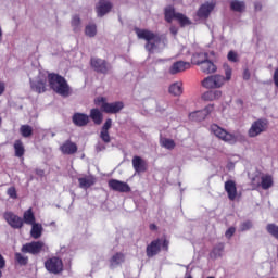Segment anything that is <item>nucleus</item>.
<instances>
[{"mask_svg":"<svg viewBox=\"0 0 278 278\" xmlns=\"http://www.w3.org/2000/svg\"><path fill=\"white\" fill-rule=\"evenodd\" d=\"M203 88L207 90H216L217 88H223L225 86V76L223 75H211L202 80Z\"/></svg>","mask_w":278,"mask_h":278,"instance_id":"0eeeda50","label":"nucleus"},{"mask_svg":"<svg viewBox=\"0 0 278 278\" xmlns=\"http://www.w3.org/2000/svg\"><path fill=\"white\" fill-rule=\"evenodd\" d=\"M71 27L74 31V34H79L81 31V17L79 15H73L71 20Z\"/></svg>","mask_w":278,"mask_h":278,"instance_id":"cd10ccee","label":"nucleus"},{"mask_svg":"<svg viewBox=\"0 0 278 278\" xmlns=\"http://www.w3.org/2000/svg\"><path fill=\"white\" fill-rule=\"evenodd\" d=\"M185 278H192V276L190 274H186Z\"/></svg>","mask_w":278,"mask_h":278,"instance_id":"13d9d810","label":"nucleus"},{"mask_svg":"<svg viewBox=\"0 0 278 278\" xmlns=\"http://www.w3.org/2000/svg\"><path fill=\"white\" fill-rule=\"evenodd\" d=\"M224 71H225V81H230L231 80V75H232V70L229 65L224 64Z\"/></svg>","mask_w":278,"mask_h":278,"instance_id":"a19ab883","label":"nucleus"},{"mask_svg":"<svg viewBox=\"0 0 278 278\" xmlns=\"http://www.w3.org/2000/svg\"><path fill=\"white\" fill-rule=\"evenodd\" d=\"M211 134H214L216 138L227 142L228 144H236L238 142V136L225 130V128L218 126L217 124H212L210 126Z\"/></svg>","mask_w":278,"mask_h":278,"instance_id":"7ed1b4c3","label":"nucleus"},{"mask_svg":"<svg viewBox=\"0 0 278 278\" xmlns=\"http://www.w3.org/2000/svg\"><path fill=\"white\" fill-rule=\"evenodd\" d=\"M96 182L97 178H94V176H85L78 178L79 188H83V190H88V188L94 186Z\"/></svg>","mask_w":278,"mask_h":278,"instance_id":"4be33fe9","label":"nucleus"},{"mask_svg":"<svg viewBox=\"0 0 278 278\" xmlns=\"http://www.w3.org/2000/svg\"><path fill=\"white\" fill-rule=\"evenodd\" d=\"M7 194L10 197V199H17L18 198V195L16 193V188H14V187H10L7 190Z\"/></svg>","mask_w":278,"mask_h":278,"instance_id":"c03bdc74","label":"nucleus"},{"mask_svg":"<svg viewBox=\"0 0 278 278\" xmlns=\"http://www.w3.org/2000/svg\"><path fill=\"white\" fill-rule=\"evenodd\" d=\"M109 187L111 190H114L115 192H130L131 188L127 182H123L121 180L111 179L109 180Z\"/></svg>","mask_w":278,"mask_h":278,"instance_id":"4468645a","label":"nucleus"},{"mask_svg":"<svg viewBox=\"0 0 278 278\" xmlns=\"http://www.w3.org/2000/svg\"><path fill=\"white\" fill-rule=\"evenodd\" d=\"M14 151L15 157H23V155H25V146H23V141L16 140L14 142Z\"/></svg>","mask_w":278,"mask_h":278,"instance_id":"72a5a7b5","label":"nucleus"},{"mask_svg":"<svg viewBox=\"0 0 278 278\" xmlns=\"http://www.w3.org/2000/svg\"><path fill=\"white\" fill-rule=\"evenodd\" d=\"M161 146L172 151V149H175V141L173 139L163 138L161 139Z\"/></svg>","mask_w":278,"mask_h":278,"instance_id":"e433bc0d","label":"nucleus"},{"mask_svg":"<svg viewBox=\"0 0 278 278\" xmlns=\"http://www.w3.org/2000/svg\"><path fill=\"white\" fill-rule=\"evenodd\" d=\"M225 191L227 192L228 199L230 201H236V198L238 197V189L236 187V181L227 180L225 182Z\"/></svg>","mask_w":278,"mask_h":278,"instance_id":"f3484780","label":"nucleus"},{"mask_svg":"<svg viewBox=\"0 0 278 278\" xmlns=\"http://www.w3.org/2000/svg\"><path fill=\"white\" fill-rule=\"evenodd\" d=\"M256 179L257 178H254L252 180V184L254 186H261L263 188V190H268V188H273V176H270V175H263L261 177V182L260 181L255 182Z\"/></svg>","mask_w":278,"mask_h":278,"instance_id":"6ab92c4d","label":"nucleus"},{"mask_svg":"<svg viewBox=\"0 0 278 278\" xmlns=\"http://www.w3.org/2000/svg\"><path fill=\"white\" fill-rule=\"evenodd\" d=\"M5 92V85L3 83H0V97Z\"/></svg>","mask_w":278,"mask_h":278,"instance_id":"864d4df0","label":"nucleus"},{"mask_svg":"<svg viewBox=\"0 0 278 278\" xmlns=\"http://www.w3.org/2000/svg\"><path fill=\"white\" fill-rule=\"evenodd\" d=\"M173 18H176V21L180 23L181 27L190 25V20L186 15L175 12V8L173 7H167L165 9V20L167 23H170Z\"/></svg>","mask_w":278,"mask_h":278,"instance_id":"6e6552de","label":"nucleus"},{"mask_svg":"<svg viewBox=\"0 0 278 278\" xmlns=\"http://www.w3.org/2000/svg\"><path fill=\"white\" fill-rule=\"evenodd\" d=\"M3 268H5V258L0 254V278L3 277V271H1Z\"/></svg>","mask_w":278,"mask_h":278,"instance_id":"8fccbe9b","label":"nucleus"},{"mask_svg":"<svg viewBox=\"0 0 278 278\" xmlns=\"http://www.w3.org/2000/svg\"><path fill=\"white\" fill-rule=\"evenodd\" d=\"M132 168L137 173H144L147 170V162L140 156H134L132 159Z\"/></svg>","mask_w":278,"mask_h":278,"instance_id":"b1692460","label":"nucleus"},{"mask_svg":"<svg viewBox=\"0 0 278 278\" xmlns=\"http://www.w3.org/2000/svg\"><path fill=\"white\" fill-rule=\"evenodd\" d=\"M47 80H49L50 88L61 97H68L71 94V87L66 79L58 74H49L38 72L36 79L30 78V88L34 92H45L47 90Z\"/></svg>","mask_w":278,"mask_h":278,"instance_id":"f257e3e1","label":"nucleus"},{"mask_svg":"<svg viewBox=\"0 0 278 278\" xmlns=\"http://www.w3.org/2000/svg\"><path fill=\"white\" fill-rule=\"evenodd\" d=\"M207 61V53H195L192 56V62L199 66V62H206Z\"/></svg>","mask_w":278,"mask_h":278,"instance_id":"c9c22d12","label":"nucleus"},{"mask_svg":"<svg viewBox=\"0 0 278 278\" xmlns=\"http://www.w3.org/2000/svg\"><path fill=\"white\" fill-rule=\"evenodd\" d=\"M252 227L253 223H251V220L243 222L240 225V231H249V229H251Z\"/></svg>","mask_w":278,"mask_h":278,"instance_id":"79ce46f5","label":"nucleus"},{"mask_svg":"<svg viewBox=\"0 0 278 278\" xmlns=\"http://www.w3.org/2000/svg\"><path fill=\"white\" fill-rule=\"evenodd\" d=\"M198 64L202 73H205L206 75L216 73V65L208 59H206V61H198Z\"/></svg>","mask_w":278,"mask_h":278,"instance_id":"a211bd4d","label":"nucleus"},{"mask_svg":"<svg viewBox=\"0 0 278 278\" xmlns=\"http://www.w3.org/2000/svg\"><path fill=\"white\" fill-rule=\"evenodd\" d=\"M37 175H39L40 177H42L45 175V172L42 170H37Z\"/></svg>","mask_w":278,"mask_h":278,"instance_id":"4d7b16f0","label":"nucleus"},{"mask_svg":"<svg viewBox=\"0 0 278 278\" xmlns=\"http://www.w3.org/2000/svg\"><path fill=\"white\" fill-rule=\"evenodd\" d=\"M96 103L97 105H101L102 112H105L106 114H118V112L125 108V104L122 101L108 103L105 102V98H97Z\"/></svg>","mask_w":278,"mask_h":278,"instance_id":"39448f33","label":"nucleus"},{"mask_svg":"<svg viewBox=\"0 0 278 278\" xmlns=\"http://www.w3.org/2000/svg\"><path fill=\"white\" fill-rule=\"evenodd\" d=\"M168 240L166 239H155L150 244L147 245L146 253L147 257H155L162 249L168 251Z\"/></svg>","mask_w":278,"mask_h":278,"instance_id":"20e7f679","label":"nucleus"},{"mask_svg":"<svg viewBox=\"0 0 278 278\" xmlns=\"http://www.w3.org/2000/svg\"><path fill=\"white\" fill-rule=\"evenodd\" d=\"M150 229H155V225H151V226H150Z\"/></svg>","mask_w":278,"mask_h":278,"instance_id":"bf43d9fd","label":"nucleus"},{"mask_svg":"<svg viewBox=\"0 0 278 278\" xmlns=\"http://www.w3.org/2000/svg\"><path fill=\"white\" fill-rule=\"evenodd\" d=\"M20 134L23 138H31L34 135V127L25 124L20 127Z\"/></svg>","mask_w":278,"mask_h":278,"instance_id":"2f4dec72","label":"nucleus"},{"mask_svg":"<svg viewBox=\"0 0 278 278\" xmlns=\"http://www.w3.org/2000/svg\"><path fill=\"white\" fill-rule=\"evenodd\" d=\"M230 8L233 10V12H244L247 5L244 4V1L232 0L230 2Z\"/></svg>","mask_w":278,"mask_h":278,"instance_id":"473e14b6","label":"nucleus"},{"mask_svg":"<svg viewBox=\"0 0 278 278\" xmlns=\"http://www.w3.org/2000/svg\"><path fill=\"white\" fill-rule=\"evenodd\" d=\"M125 262V254L117 252L110 260V268H117Z\"/></svg>","mask_w":278,"mask_h":278,"instance_id":"393cba45","label":"nucleus"},{"mask_svg":"<svg viewBox=\"0 0 278 278\" xmlns=\"http://www.w3.org/2000/svg\"><path fill=\"white\" fill-rule=\"evenodd\" d=\"M274 83H275V86L278 87V68L275 70L274 72Z\"/></svg>","mask_w":278,"mask_h":278,"instance_id":"603ef678","label":"nucleus"},{"mask_svg":"<svg viewBox=\"0 0 278 278\" xmlns=\"http://www.w3.org/2000/svg\"><path fill=\"white\" fill-rule=\"evenodd\" d=\"M214 10V3L206 2L202 4L198 11L199 18H207L210 14H212V11Z\"/></svg>","mask_w":278,"mask_h":278,"instance_id":"aec40b11","label":"nucleus"},{"mask_svg":"<svg viewBox=\"0 0 278 278\" xmlns=\"http://www.w3.org/2000/svg\"><path fill=\"white\" fill-rule=\"evenodd\" d=\"M23 220L26 225L36 224V216L34 215V211H31V208L24 212Z\"/></svg>","mask_w":278,"mask_h":278,"instance_id":"7c9ffc66","label":"nucleus"},{"mask_svg":"<svg viewBox=\"0 0 278 278\" xmlns=\"http://www.w3.org/2000/svg\"><path fill=\"white\" fill-rule=\"evenodd\" d=\"M233 233H236V228L235 227H230L226 230L225 236L226 238L231 239L233 237Z\"/></svg>","mask_w":278,"mask_h":278,"instance_id":"de8ad7c7","label":"nucleus"},{"mask_svg":"<svg viewBox=\"0 0 278 278\" xmlns=\"http://www.w3.org/2000/svg\"><path fill=\"white\" fill-rule=\"evenodd\" d=\"M15 260L17 263L21 264V266H25L27 262H29V258L18 252L15 253Z\"/></svg>","mask_w":278,"mask_h":278,"instance_id":"58836bf2","label":"nucleus"},{"mask_svg":"<svg viewBox=\"0 0 278 278\" xmlns=\"http://www.w3.org/2000/svg\"><path fill=\"white\" fill-rule=\"evenodd\" d=\"M188 68H190V64L188 62L178 61L173 63L168 72L169 75H177L178 73H184V71H188Z\"/></svg>","mask_w":278,"mask_h":278,"instance_id":"dca6fc26","label":"nucleus"},{"mask_svg":"<svg viewBox=\"0 0 278 278\" xmlns=\"http://www.w3.org/2000/svg\"><path fill=\"white\" fill-rule=\"evenodd\" d=\"M90 118L96 125H101V123H103V113H101L99 109H92L90 111Z\"/></svg>","mask_w":278,"mask_h":278,"instance_id":"c85d7f7f","label":"nucleus"},{"mask_svg":"<svg viewBox=\"0 0 278 278\" xmlns=\"http://www.w3.org/2000/svg\"><path fill=\"white\" fill-rule=\"evenodd\" d=\"M243 79H245L248 81V79H251V73L249 72V70H245L243 73Z\"/></svg>","mask_w":278,"mask_h":278,"instance_id":"3c124183","label":"nucleus"},{"mask_svg":"<svg viewBox=\"0 0 278 278\" xmlns=\"http://www.w3.org/2000/svg\"><path fill=\"white\" fill-rule=\"evenodd\" d=\"M85 35H87L88 38H94V36H97V25L96 24H88L85 27Z\"/></svg>","mask_w":278,"mask_h":278,"instance_id":"f704fd0d","label":"nucleus"},{"mask_svg":"<svg viewBox=\"0 0 278 278\" xmlns=\"http://www.w3.org/2000/svg\"><path fill=\"white\" fill-rule=\"evenodd\" d=\"M137 37L140 40H146V49L149 53H155L160 51V49L164 48V41H162V37L160 35H155L154 33L148 29H136Z\"/></svg>","mask_w":278,"mask_h":278,"instance_id":"f03ea898","label":"nucleus"},{"mask_svg":"<svg viewBox=\"0 0 278 278\" xmlns=\"http://www.w3.org/2000/svg\"><path fill=\"white\" fill-rule=\"evenodd\" d=\"M100 138L105 144H109L111 142L112 137H110V132L108 130H101Z\"/></svg>","mask_w":278,"mask_h":278,"instance_id":"ea45409f","label":"nucleus"},{"mask_svg":"<svg viewBox=\"0 0 278 278\" xmlns=\"http://www.w3.org/2000/svg\"><path fill=\"white\" fill-rule=\"evenodd\" d=\"M223 251H225V243H218L213 248L210 255L213 260H218V257H223Z\"/></svg>","mask_w":278,"mask_h":278,"instance_id":"c756f323","label":"nucleus"},{"mask_svg":"<svg viewBox=\"0 0 278 278\" xmlns=\"http://www.w3.org/2000/svg\"><path fill=\"white\" fill-rule=\"evenodd\" d=\"M111 128H112V119L109 118L102 126L101 131H110Z\"/></svg>","mask_w":278,"mask_h":278,"instance_id":"49530a36","label":"nucleus"},{"mask_svg":"<svg viewBox=\"0 0 278 278\" xmlns=\"http://www.w3.org/2000/svg\"><path fill=\"white\" fill-rule=\"evenodd\" d=\"M105 149V147H101V146H97V151H103Z\"/></svg>","mask_w":278,"mask_h":278,"instance_id":"6e6d98bb","label":"nucleus"},{"mask_svg":"<svg viewBox=\"0 0 278 278\" xmlns=\"http://www.w3.org/2000/svg\"><path fill=\"white\" fill-rule=\"evenodd\" d=\"M213 92V101H218L223 97V91L220 90H212Z\"/></svg>","mask_w":278,"mask_h":278,"instance_id":"09e8293b","label":"nucleus"},{"mask_svg":"<svg viewBox=\"0 0 278 278\" xmlns=\"http://www.w3.org/2000/svg\"><path fill=\"white\" fill-rule=\"evenodd\" d=\"M170 31H172V34H173L174 36L177 35V27L172 26V27H170Z\"/></svg>","mask_w":278,"mask_h":278,"instance_id":"5fc2aeb1","label":"nucleus"},{"mask_svg":"<svg viewBox=\"0 0 278 278\" xmlns=\"http://www.w3.org/2000/svg\"><path fill=\"white\" fill-rule=\"evenodd\" d=\"M203 101H214V93L212 90L206 91L202 94Z\"/></svg>","mask_w":278,"mask_h":278,"instance_id":"37998d69","label":"nucleus"},{"mask_svg":"<svg viewBox=\"0 0 278 278\" xmlns=\"http://www.w3.org/2000/svg\"><path fill=\"white\" fill-rule=\"evenodd\" d=\"M90 122V117L84 113H75L73 115V123L77 127H86V124Z\"/></svg>","mask_w":278,"mask_h":278,"instance_id":"412c9836","label":"nucleus"},{"mask_svg":"<svg viewBox=\"0 0 278 278\" xmlns=\"http://www.w3.org/2000/svg\"><path fill=\"white\" fill-rule=\"evenodd\" d=\"M268 128V121L266 119H257L252 123L248 134L250 138H257L260 134H264V131Z\"/></svg>","mask_w":278,"mask_h":278,"instance_id":"9d476101","label":"nucleus"},{"mask_svg":"<svg viewBox=\"0 0 278 278\" xmlns=\"http://www.w3.org/2000/svg\"><path fill=\"white\" fill-rule=\"evenodd\" d=\"M212 112H214V105L210 104L202 111H194L190 113L189 118L195 123H201V121H205V118H207Z\"/></svg>","mask_w":278,"mask_h":278,"instance_id":"f8f14e48","label":"nucleus"},{"mask_svg":"<svg viewBox=\"0 0 278 278\" xmlns=\"http://www.w3.org/2000/svg\"><path fill=\"white\" fill-rule=\"evenodd\" d=\"M184 93V84L181 81L174 83L169 86V94L181 97Z\"/></svg>","mask_w":278,"mask_h":278,"instance_id":"a878e982","label":"nucleus"},{"mask_svg":"<svg viewBox=\"0 0 278 278\" xmlns=\"http://www.w3.org/2000/svg\"><path fill=\"white\" fill-rule=\"evenodd\" d=\"M42 224L35 223L31 224V230H30V236L34 238V240H38L39 238H42Z\"/></svg>","mask_w":278,"mask_h":278,"instance_id":"bb28decb","label":"nucleus"},{"mask_svg":"<svg viewBox=\"0 0 278 278\" xmlns=\"http://www.w3.org/2000/svg\"><path fill=\"white\" fill-rule=\"evenodd\" d=\"M4 220L12 227V229H21L24 223L23 218L12 212L4 213Z\"/></svg>","mask_w":278,"mask_h":278,"instance_id":"ddd939ff","label":"nucleus"},{"mask_svg":"<svg viewBox=\"0 0 278 278\" xmlns=\"http://www.w3.org/2000/svg\"><path fill=\"white\" fill-rule=\"evenodd\" d=\"M60 150L64 155H73V153H77V144L73 141H65L61 147Z\"/></svg>","mask_w":278,"mask_h":278,"instance_id":"5701e85b","label":"nucleus"},{"mask_svg":"<svg viewBox=\"0 0 278 278\" xmlns=\"http://www.w3.org/2000/svg\"><path fill=\"white\" fill-rule=\"evenodd\" d=\"M227 58L229 62H238V53L236 51H229Z\"/></svg>","mask_w":278,"mask_h":278,"instance_id":"a18cd8bd","label":"nucleus"},{"mask_svg":"<svg viewBox=\"0 0 278 278\" xmlns=\"http://www.w3.org/2000/svg\"><path fill=\"white\" fill-rule=\"evenodd\" d=\"M45 268L52 275H60V273L64 270V263L62 262V258L53 256L45 262Z\"/></svg>","mask_w":278,"mask_h":278,"instance_id":"1a4fd4ad","label":"nucleus"},{"mask_svg":"<svg viewBox=\"0 0 278 278\" xmlns=\"http://www.w3.org/2000/svg\"><path fill=\"white\" fill-rule=\"evenodd\" d=\"M112 10V2L110 0H100L96 5L98 16H105Z\"/></svg>","mask_w":278,"mask_h":278,"instance_id":"2eb2a0df","label":"nucleus"},{"mask_svg":"<svg viewBox=\"0 0 278 278\" xmlns=\"http://www.w3.org/2000/svg\"><path fill=\"white\" fill-rule=\"evenodd\" d=\"M21 251L22 253H29L30 255H39V253L49 251V245L43 241H33L24 244Z\"/></svg>","mask_w":278,"mask_h":278,"instance_id":"423d86ee","label":"nucleus"},{"mask_svg":"<svg viewBox=\"0 0 278 278\" xmlns=\"http://www.w3.org/2000/svg\"><path fill=\"white\" fill-rule=\"evenodd\" d=\"M266 230L273 236L274 238H277L278 240V226L275 224H268L266 227Z\"/></svg>","mask_w":278,"mask_h":278,"instance_id":"4c0bfd02","label":"nucleus"},{"mask_svg":"<svg viewBox=\"0 0 278 278\" xmlns=\"http://www.w3.org/2000/svg\"><path fill=\"white\" fill-rule=\"evenodd\" d=\"M90 64L97 73H102L103 75L112 71V65L103 59L92 58Z\"/></svg>","mask_w":278,"mask_h":278,"instance_id":"9b49d317","label":"nucleus"}]
</instances>
